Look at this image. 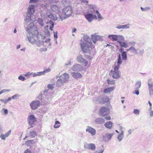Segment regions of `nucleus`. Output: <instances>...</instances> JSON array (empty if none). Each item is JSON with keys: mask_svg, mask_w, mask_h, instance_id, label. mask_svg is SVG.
Returning a JSON list of instances; mask_svg holds the SVG:
<instances>
[{"mask_svg": "<svg viewBox=\"0 0 153 153\" xmlns=\"http://www.w3.org/2000/svg\"><path fill=\"white\" fill-rule=\"evenodd\" d=\"M109 99L108 97H106L102 99L101 103L102 104H105V103L108 102L109 103Z\"/></svg>", "mask_w": 153, "mask_h": 153, "instance_id": "obj_23", "label": "nucleus"}, {"mask_svg": "<svg viewBox=\"0 0 153 153\" xmlns=\"http://www.w3.org/2000/svg\"><path fill=\"white\" fill-rule=\"evenodd\" d=\"M122 56L123 59L126 60L127 59V54L126 51H123L122 53Z\"/></svg>", "mask_w": 153, "mask_h": 153, "instance_id": "obj_30", "label": "nucleus"}, {"mask_svg": "<svg viewBox=\"0 0 153 153\" xmlns=\"http://www.w3.org/2000/svg\"><path fill=\"white\" fill-rule=\"evenodd\" d=\"M50 71H51V69L49 68H48L47 69H45L43 72H39L38 73H39V74H41L42 75V74H45V73H47L49 72Z\"/></svg>", "mask_w": 153, "mask_h": 153, "instance_id": "obj_33", "label": "nucleus"}, {"mask_svg": "<svg viewBox=\"0 0 153 153\" xmlns=\"http://www.w3.org/2000/svg\"><path fill=\"white\" fill-rule=\"evenodd\" d=\"M71 75L73 77L76 79L82 77V75L80 73L78 72L72 73Z\"/></svg>", "mask_w": 153, "mask_h": 153, "instance_id": "obj_15", "label": "nucleus"}, {"mask_svg": "<svg viewBox=\"0 0 153 153\" xmlns=\"http://www.w3.org/2000/svg\"><path fill=\"white\" fill-rule=\"evenodd\" d=\"M149 91L150 95H153V88L149 89Z\"/></svg>", "mask_w": 153, "mask_h": 153, "instance_id": "obj_48", "label": "nucleus"}, {"mask_svg": "<svg viewBox=\"0 0 153 153\" xmlns=\"http://www.w3.org/2000/svg\"><path fill=\"white\" fill-rule=\"evenodd\" d=\"M141 9L142 11H145L147 10H149V7H147L145 8H143L142 7H141Z\"/></svg>", "mask_w": 153, "mask_h": 153, "instance_id": "obj_45", "label": "nucleus"}, {"mask_svg": "<svg viewBox=\"0 0 153 153\" xmlns=\"http://www.w3.org/2000/svg\"><path fill=\"white\" fill-rule=\"evenodd\" d=\"M48 17L53 20H55L57 19V17L55 15H53L51 14L48 16Z\"/></svg>", "mask_w": 153, "mask_h": 153, "instance_id": "obj_27", "label": "nucleus"}, {"mask_svg": "<svg viewBox=\"0 0 153 153\" xmlns=\"http://www.w3.org/2000/svg\"><path fill=\"white\" fill-rule=\"evenodd\" d=\"M104 117V118L107 120H110L111 119V117L109 115H108L106 116H105Z\"/></svg>", "mask_w": 153, "mask_h": 153, "instance_id": "obj_42", "label": "nucleus"}, {"mask_svg": "<svg viewBox=\"0 0 153 153\" xmlns=\"http://www.w3.org/2000/svg\"><path fill=\"white\" fill-rule=\"evenodd\" d=\"M136 90L134 92V94H136L137 95H138V94H139V91L138 90Z\"/></svg>", "mask_w": 153, "mask_h": 153, "instance_id": "obj_53", "label": "nucleus"}, {"mask_svg": "<svg viewBox=\"0 0 153 153\" xmlns=\"http://www.w3.org/2000/svg\"><path fill=\"white\" fill-rule=\"evenodd\" d=\"M82 63H83L84 66H87L88 64V62L85 59L84 60L83 62H82Z\"/></svg>", "mask_w": 153, "mask_h": 153, "instance_id": "obj_40", "label": "nucleus"}, {"mask_svg": "<svg viewBox=\"0 0 153 153\" xmlns=\"http://www.w3.org/2000/svg\"><path fill=\"white\" fill-rule=\"evenodd\" d=\"M120 68L119 66H115L114 68V71H111L110 74H111L112 77L114 79H117L119 78L120 77V72L118 70Z\"/></svg>", "mask_w": 153, "mask_h": 153, "instance_id": "obj_2", "label": "nucleus"}, {"mask_svg": "<svg viewBox=\"0 0 153 153\" xmlns=\"http://www.w3.org/2000/svg\"><path fill=\"white\" fill-rule=\"evenodd\" d=\"M60 77L61 79H62L65 82H66L69 78V75L68 74L65 73L61 76Z\"/></svg>", "mask_w": 153, "mask_h": 153, "instance_id": "obj_12", "label": "nucleus"}, {"mask_svg": "<svg viewBox=\"0 0 153 153\" xmlns=\"http://www.w3.org/2000/svg\"><path fill=\"white\" fill-rule=\"evenodd\" d=\"M50 10L56 13H59L61 11V8L58 5L56 4L51 5L50 7Z\"/></svg>", "mask_w": 153, "mask_h": 153, "instance_id": "obj_5", "label": "nucleus"}, {"mask_svg": "<svg viewBox=\"0 0 153 153\" xmlns=\"http://www.w3.org/2000/svg\"><path fill=\"white\" fill-rule=\"evenodd\" d=\"M38 0H30V3H35L37 2Z\"/></svg>", "mask_w": 153, "mask_h": 153, "instance_id": "obj_46", "label": "nucleus"}, {"mask_svg": "<svg viewBox=\"0 0 153 153\" xmlns=\"http://www.w3.org/2000/svg\"><path fill=\"white\" fill-rule=\"evenodd\" d=\"M18 79H19L22 81H24L25 79V77L22 76H19L18 77Z\"/></svg>", "mask_w": 153, "mask_h": 153, "instance_id": "obj_41", "label": "nucleus"}, {"mask_svg": "<svg viewBox=\"0 0 153 153\" xmlns=\"http://www.w3.org/2000/svg\"><path fill=\"white\" fill-rule=\"evenodd\" d=\"M86 131L91 134L92 135H94L96 134V130L94 128L90 126H88Z\"/></svg>", "mask_w": 153, "mask_h": 153, "instance_id": "obj_10", "label": "nucleus"}, {"mask_svg": "<svg viewBox=\"0 0 153 153\" xmlns=\"http://www.w3.org/2000/svg\"><path fill=\"white\" fill-rule=\"evenodd\" d=\"M32 73L30 72H28L25 75V76L26 77H29L31 76Z\"/></svg>", "mask_w": 153, "mask_h": 153, "instance_id": "obj_43", "label": "nucleus"}, {"mask_svg": "<svg viewBox=\"0 0 153 153\" xmlns=\"http://www.w3.org/2000/svg\"><path fill=\"white\" fill-rule=\"evenodd\" d=\"M11 97H9L7 100V102H8L10 100H11Z\"/></svg>", "mask_w": 153, "mask_h": 153, "instance_id": "obj_64", "label": "nucleus"}, {"mask_svg": "<svg viewBox=\"0 0 153 153\" xmlns=\"http://www.w3.org/2000/svg\"><path fill=\"white\" fill-rule=\"evenodd\" d=\"M40 105V102L39 100L33 101L30 104L31 108L35 110L38 108Z\"/></svg>", "mask_w": 153, "mask_h": 153, "instance_id": "obj_6", "label": "nucleus"}, {"mask_svg": "<svg viewBox=\"0 0 153 153\" xmlns=\"http://www.w3.org/2000/svg\"><path fill=\"white\" fill-rule=\"evenodd\" d=\"M76 28H73L72 29V33L75 32L76 31Z\"/></svg>", "mask_w": 153, "mask_h": 153, "instance_id": "obj_57", "label": "nucleus"}, {"mask_svg": "<svg viewBox=\"0 0 153 153\" xmlns=\"http://www.w3.org/2000/svg\"><path fill=\"white\" fill-rule=\"evenodd\" d=\"M4 110V114H6L8 113V111L6 109H3Z\"/></svg>", "mask_w": 153, "mask_h": 153, "instance_id": "obj_51", "label": "nucleus"}, {"mask_svg": "<svg viewBox=\"0 0 153 153\" xmlns=\"http://www.w3.org/2000/svg\"><path fill=\"white\" fill-rule=\"evenodd\" d=\"M150 115L152 116H153V111H151L150 112Z\"/></svg>", "mask_w": 153, "mask_h": 153, "instance_id": "obj_60", "label": "nucleus"}, {"mask_svg": "<svg viewBox=\"0 0 153 153\" xmlns=\"http://www.w3.org/2000/svg\"><path fill=\"white\" fill-rule=\"evenodd\" d=\"M117 42L120 44V46L121 47L126 48L128 47V45L125 42H122L118 40Z\"/></svg>", "mask_w": 153, "mask_h": 153, "instance_id": "obj_25", "label": "nucleus"}, {"mask_svg": "<svg viewBox=\"0 0 153 153\" xmlns=\"http://www.w3.org/2000/svg\"><path fill=\"white\" fill-rule=\"evenodd\" d=\"M16 95H14L12 96V98L13 99H15V98H16Z\"/></svg>", "mask_w": 153, "mask_h": 153, "instance_id": "obj_61", "label": "nucleus"}, {"mask_svg": "<svg viewBox=\"0 0 153 153\" xmlns=\"http://www.w3.org/2000/svg\"><path fill=\"white\" fill-rule=\"evenodd\" d=\"M48 25L46 27H49V29L51 30H52V28L53 27L54 24L53 22L52 21H50L48 23Z\"/></svg>", "mask_w": 153, "mask_h": 153, "instance_id": "obj_20", "label": "nucleus"}, {"mask_svg": "<svg viewBox=\"0 0 153 153\" xmlns=\"http://www.w3.org/2000/svg\"><path fill=\"white\" fill-rule=\"evenodd\" d=\"M9 91H10V90L8 89H3L1 91L2 93L6 92H8Z\"/></svg>", "mask_w": 153, "mask_h": 153, "instance_id": "obj_50", "label": "nucleus"}, {"mask_svg": "<svg viewBox=\"0 0 153 153\" xmlns=\"http://www.w3.org/2000/svg\"><path fill=\"white\" fill-rule=\"evenodd\" d=\"M122 29H127L129 27V24H127V25H122Z\"/></svg>", "mask_w": 153, "mask_h": 153, "instance_id": "obj_38", "label": "nucleus"}, {"mask_svg": "<svg viewBox=\"0 0 153 153\" xmlns=\"http://www.w3.org/2000/svg\"><path fill=\"white\" fill-rule=\"evenodd\" d=\"M100 16V14L99 13L97 14V16L98 18H101Z\"/></svg>", "mask_w": 153, "mask_h": 153, "instance_id": "obj_62", "label": "nucleus"}, {"mask_svg": "<svg viewBox=\"0 0 153 153\" xmlns=\"http://www.w3.org/2000/svg\"><path fill=\"white\" fill-rule=\"evenodd\" d=\"M43 19H42L39 18L37 20L38 22L41 26L43 25Z\"/></svg>", "mask_w": 153, "mask_h": 153, "instance_id": "obj_34", "label": "nucleus"}, {"mask_svg": "<svg viewBox=\"0 0 153 153\" xmlns=\"http://www.w3.org/2000/svg\"><path fill=\"white\" fill-rule=\"evenodd\" d=\"M60 126V123L58 121H56L55 122V124L53 126L54 128H58Z\"/></svg>", "mask_w": 153, "mask_h": 153, "instance_id": "obj_29", "label": "nucleus"}, {"mask_svg": "<svg viewBox=\"0 0 153 153\" xmlns=\"http://www.w3.org/2000/svg\"><path fill=\"white\" fill-rule=\"evenodd\" d=\"M82 1L83 2H86V3H87L88 2V1H87L86 0H83Z\"/></svg>", "mask_w": 153, "mask_h": 153, "instance_id": "obj_63", "label": "nucleus"}, {"mask_svg": "<svg viewBox=\"0 0 153 153\" xmlns=\"http://www.w3.org/2000/svg\"><path fill=\"white\" fill-rule=\"evenodd\" d=\"M40 50L41 51H46L47 50V48H41L40 49Z\"/></svg>", "mask_w": 153, "mask_h": 153, "instance_id": "obj_52", "label": "nucleus"}, {"mask_svg": "<svg viewBox=\"0 0 153 153\" xmlns=\"http://www.w3.org/2000/svg\"><path fill=\"white\" fill-rule=\"evenodd\" d=\"M95 121L98 124H102L105 122V120L102 118L100 117L96 119Z\"/></svg>", "mask_w": 153, "mask_h": 153, "instance_id": "obj_17", "label": "nucleus"}, {"mask_svg": "<svg viewBox=\"0 0 153 153\" xmlns=\"http://www.w3.org/2000/svg\"><path fill=\"white\" fill-rule=\"evenodd\" d=\"M84 147L86 149L94 150L96 149V146L93 143H86L84 145Z\"/></svg>", "mask_w": 153, "mask_h": 153, "instance_id": "obj_8", "label": "nucleus"}, {"mask_svg": "<svg viewBox=\"0 0 153 153\" xmlns=\"http://www.w3.org/2000/svg\"><path fill=\"white\" fill-rule=\"evenodd\" d=\"M113 135V134L106 133L103 137V140L104 141H108L111 138Z\"/></svg>", "mask_w": 153, "mask_h": 153, "instance_id": "obj_11", "label": "nucleus"}, {"mask_svg": "<svg viewBox=\"0 0 153 153\" xmlns=\"http://www.w3.org/2000/svg\"><path fill=\"white\" fill-rule=\"evenodd\" d=\"M103 152V150H101L100 152L96 151L94 153H102Z\"/></svg>", "mask_w": 153, "mask_h": 153, "instance_id": "obj_56", "label": "nucleus"}, {"mask_svg": "<svg viewBox=\"0 0 153 153\" xmlns=\"http://www.w3.org/2000/svg\"><path fill=\"white\" fill-rule=\"evenodd\" d=\"M113 123L111 121H109L106 123L105 124V126L108 128H111L112 127Z\"/></svg>", "mask_w": 153, "mask_h": 153, "instance_id": "obj_18", "label": "nucleus"}, {"mask_svg": "<svg viewBox=\"0 0 153 153\" xmlns=\"http://www.w3.org/2000/svg\"><path fill=\"white\" fill-rule=\"evenodd\" d=\"M80 45L82 50L84 52L87 53L90 51L92 49L94 48V46L93 45L92 42H85L82 41Z\"/></svg>", "mask_w": 153, "mask_h": 153, "instance_id": "obj_1", "label": "nucleus"}, {"mask_svg": "<svg viewBox=\"0 0 153 153\" xmlns=\"http://www.w3.org/2000/svg\"><path fill=\"white\" fill-rule=\"evenodd\" d=\"M141 85V82L140 81L137 82L135 85L136 90H138L140 87Z\"/></svg>", "mask_w": 153, "mask_h": 153, "instance_id": "obj_28", "label": "nucleus"}, {"mask_svg": "<svg viewBox=\"0 0 153 153\" xmlns=\"http://www.w3.org/2000/svg\"><path fill=\"white\" fill-rule=\"evenodd\" d=\"M108 37L113 41H117L118 37H122L120 36H117L114 35H111L108 36Z\"/></svg>", "mask_w": 153, "mask_h": 153, "instance_id": "obj_14", "label": "nucleus"}, {"mask_svg": "<svg viewBox=\"0 0 153 153\" xmlns=\"http://www.w3.org/2000/svg\"><path fill=\"white\" fill-rule=\"evenodd\" d=\"M85 59H83L82 57V56L81 55L78 56L77 58V61L80 63H82V62H83V61Z\"/></svg>", "mask_w": 153, "mask_h": 153, "instance_id": "obj_26", "label": "nucleus"}, {"mask_svg": "<svg viewBox=\"0 0 153 153\" xmlns=\"http://www.w3.org/2000/svg\"><path fill=\"white\" fill-rule=\"evenodd\" d=\"M117 28L118 29H122V25H120L119 26L117 27Z\"/></svg>", "mask_w": 153, "mask_h": 153, "instance_id": "obj_58", "label": "nucleus"}, {"mask_svg": "<svg viewBox=\"0 0 153 153\" xmlns=\"http://www.w3.org/2000/svg\"><path fill=\"white\" fill-rule=\"evenodd\" d=\"M118 61L117 62V65H115V66H119V68H120V65L122 63V59H121V57L120 56V54H119V55L118 56Z\"/></svg>", "mask_w": 153, "mask_h": 153, "instance_id": "obj_24", "label": "nucleus"}, {"mask_svg": "<svg viewBox=\"0 0 153 153\" xmlns=\"http://www.w3.org/2000/svg\"><path fill=\"white\" fill-rule=\"evenodd\" d=\"M10 133L11 131L10 130L6 133L5 135L2 134L0 137L1 139L4 140L5 139L6 137H7L10 135Z\"/></svg>", "mask_w": 153, "mask_h": 153, "instance_id": "obj_19", "label": "nucleus"}, {"mask_svg": "<svg viewBox=\"0 0 153 153\" xmlns=\"http://www.w3.org/2000/svg\"><path fill=\"white\" fill-rule=\"evenodd\" d=\"M30 135L31 137H34L36 136V134L35 131H32L30 132Z\"/></svg>", "mask_w": 153, "mask_h": 153, "instance_id": "obj_32", "label": "nucleus"}, {"mask_svg": "<svg viewBox=\"0 0 153 153\" xmlns=\"http://www.w3.org/2000/svg\"><path fill=\"white\" fill-rule=\"evenodd\" d=\"M114 88V87L113 86L107 88L104 90V92L106 94L110 93L113 91Z\"/></svg>", "mask_w": 153, "mask_h": 153, "instance_id": "obj_16", "label": "nucleus"}, {"mask_svg": "<svg viewBox=\"0 0 153 153\" xmlns=\"http://www.w3.org/2000/svg\"><path fill=\"white\" fill-rule=\"evenodd\" d=\"M48 87L49 89H52L53 88V85L51 84H49L48 85Z\"/></svg>", "mask_w": 153, "mask_h": 153, "instance_id": "obj_44", "label": "nucleus"}, {"mask_svg": "<svg viewBox=\"0 0 153 153\" xmlns=\"http://www.w3.org/2000/svg\"><path fill=\"white\" fill-rule=\"evenodd\" d=\"M123 137V134H119L118 136V138L120 140H121Z\"/></svg>", "mask_w": 153, "mask_h": 153, "instance_id": "obj_37", "label": "nucleus"}, {"mask_svg": "<svg viewBox=\"0 0 153 153\" xmlns=\"http://www.w3.org/2000/svg\"><path fill=\"white\" fill-rule=\"evenodd\" d=\"M28 121L29 124L30 125H32L36 122V120L33 115H31L28 117Z\"/></svg>", "mask_w": 153, "mask_h": 153, "instance_id": "obj_7", "label": "nucleus"}, {"mask_svg": "<svg viewBox=\"0 0 153 153\" xmlns=\"http://www.w3.org/2000/svg\"><path fill=\"white\" fill-rule=\"evenodd\" d=\"M33 140H28L27 141L25 142V144L27 146H29L30 144H32V143L33 142Z\"/></svg>", "mask_w": 153, "mask_h": 153, "instance_id": "obj_35", "label": "nucleus"}, {"mask_svg": "<svg viewBox=\"0 0 153 153\" xmlns=\"http://www.w3.org/2000/svg\"><path fill=\"white\" fill-rule=\"evenodd\" d=\"M62 13L67 16L71 15L72 13L71 7L68 6L65 7L62 10Z\"/></svg>", "mask_w": 153, "mask_h": 153, "instance_id": "obj_4", "label": "nucleus"}, {"mask_svg": "<svg viewBox=\"0 0 153 153\" xmlns=\"http://www.w3.org/2000/svg\"><path fill=\"white\" fill-rule=\"evenodd\" d=\"M110 113V110L109 109L104 106L101 107L99 112V115L101 117L106 116L109 114Z\"/></svg>", "mask_w": 153, "mask_h": 153, "instance_id": "obj_3", "label": "nucleus"}, {"mask_svg": "<svg viewBox=\"0 0 153 153\" xmlns=\"http://www.w3.org/2000/svg\"><path fill=\"white\" fill-rule=\"evenodd\" d=\"M65 83V82H64L62 79H60L57 80L56 84V85L58 86H60L61 85H63Z\"/></svg>", "mask_w": 153, "mask_h": 153, "instance_id": "obj_21", "label": "nucleus"}, {"mask_svg": "<svg viewBox=\"0 0 153 153\" xmlns=\"http://www.w3.org/2000/svg\"><path fill=\"white\" fill-rule=\"evenodd\" d=\"M134 113L136 114H139V111L137 109H134Z\"/></svg>", "mask_w": 153, "mask_h": 153, "instance_id": "obj_39", "label": "nucleus"}, {"mask_svg": "<svg viewBox=\"0 0 153 153\" xmlns=\"http://www.w3.org/2000/svg\"><path fill=\"white\" fill-rule=\"evenodd\" d=\"M148 103H149V104L150 106V109H151V108H152L151 106H152V104L149 101Z\"/></svg>", "mask_w": 153, "mask_h": 153, "instance_id": "obj_59", "label": "nucleus"}, {"mask_svg": "<svg viewBox=\"0 0 153 153\" xmlns=\"http://www.w3.org/2000/svg\"><path fill=\"white\" fill-rule=\"evenodd\" d=\"M34 6L33 5H30L28 9V11L30 14H33L35 11Z\"/></svg>", "mask_w": 153, "mask_h": 153, "instance_id": "obj_13", "label": "nucleus"}, {"mask_svg": "<svg viewBox=\"0 0 153 153\" xmlns=\"http://www.w3.org/2000/svg\"><path fill=\"white\" fill-rule=\"evenodd\" d=\"M41 75V74H37L36 73H35L33 74V77H35L37 76Z\"/></svg>", "mask_w": 153, "mask_h": 153, "instance_id": "obj_55", "label": "nucleus"}, {"mask_svg": "<svg viewBox=\"0 0 153 153\" xmlns=\"http://www.w3.org/2000/svg\"><path fill=\"white\" fill-rule=\"evenodd\" d=\"M54 37L56 39H57L58 37L57 33H55L54 32Z\"/></svg>", "mask_w": 153, "mask_h": 153, "instance_id": "obj_54", "label": "nucleus"}, {"mask_svg": "<svg viewBox=\"0 0 153 153\" xmlns=\"http://www.w3.org/2000/svg\"><path fill=\"white\" fill-rule=\"evenodd\" d=\"M128 51H131L134 53L136 52V50L134 47L133 46L131 47L128 49Z\"/></svg>", "mask_w": 153, "mask_h": 153, "instance_id": "obj_36", "label": "nucleus"}, {"mask_svg": "<svg viewBox=\"0 0 153 153\" xmlns=\"http://www.w3.org/2000/svg\"><path fill=\"white\" fill-rule=\"evenodd\" d=\"M148 86L149 89L153 88V86L152 84H150L148 83Z\"/></svg>", "mask_w": 153, "mask_h": 153, "instance_id": "obj_47", "label": "nucleus"}, {"mask_svg": "<svg viewBox=\"0 0 153 153\" xmlns=\"http://www.w3.org/2000/svg\"><path fill=\"white\" fill-rule=\"evenodd\" d=\"M24 153H31V152L28 149H27L24 152Z\"/></svg>", "mask_w": 153, "mask_h": 153, "instance_id": "obj_49", "label": "nucleus"}, {"mask_svg": "<svg viewBox=\"0 0 153 153\" xmlns=\"http://www.w3.org/2000/svg\"><path fill=\"white\" fill-rule=\"evenodd\" d=\"M85 16L87 20L89 22H91L93 19L94 17L96 18V16L93 14L89 13L85 15Z\"/></svg>", "mask_w": 153, "mask_h": 153, "instance_id": "obj_9", "label": "nucleus"}, {"mask_svg": "<svg viewBox=\"0 0 153 153\" xmlns=\"http://www.w3.org/2000/svg\"><path fill=\"white\" fill-rule=\"evenodd\" d=\"M107 81L108 85H113L115 84V80H110L109 79H107Z\"/></svg>", "mask_w": 153, "mask_h": 153, "instance_id": "obj_31", "label": "nucleus"}, {"mask_svg": "<svg viewBox=\"0 0 153 153\" xmlns=\"http://www.w3.org/2000/svg\"><path fill=\"white\" fill-rule=\"evenodd\" d=\"M99 37V36L96 35H91V39L93 42L95 44L97 39Z\"/></svg>", "mask_w": 153, "mask_h": 153, "instance_id": "obj_22", "label": "nucleus"}]
</instances>
